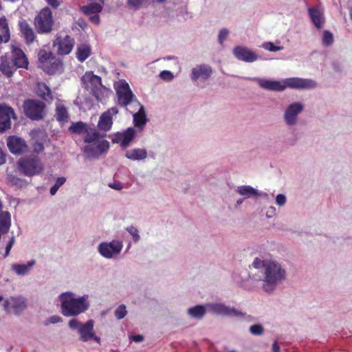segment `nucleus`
Listing matches in <instances>:
<instances>
[{"label": "nucleus", "mask_w": 352, "mask_h": 352, "mask_svg": "<svg viewBox=\"0 0 352 352\" xmlns=\"http://www.w3.org/2000/svg\"><path fill=\"white\" fill-rule=\"evenodd\" d=\"M94 15L91 16L90 17V20L96 23V24H98L100 23V17L98 15V14H94Z\"/></svg>", "instance_id": "57"}, {"label": "nucleus", "mask_w": 352, "mask_h": 352, "mask_svg": "<svg viewBox=\"0 0 352 352\" xmlns=\"http://www.w3.org/2000/svg\"><path fill=\"white\" fill-rule=\"evenodd\" d=\"M10 38L8 20L5 16L0 18V43H7Z\"/></svg>", "instance_id": "25"}, {"label": "nucleus", "mask_w": 352, "mask_h": 352, "mask_svg": "<svg viewBox=\"0 0 352 352\" xmlns=\"http://www.w3.org/2000/svg\"><path fill=\"white\" fill-rule=\"evenodd\" d=\"M236 192L245 198L256 197L259 195L258 191L250 186H239L236 189Z\"/></svg>", "instance_id": "32"}, {"label": "nucleus", "mask_w": 352, "mask_h": 352, "mask_svg": "<svg viewBox=\"0 0 352 352\" xmlns=\"http://www.w3.org/2000/svg\"><path fill=\"white\" fill-rule=\"evenodd\" d=\"M12 118H16L13 109L4 104H0V133L10 129Z\"/></svg>", "instance_id": "11"}, {"label": "nucleus", "mask_w": 352, "mask_h": 352, "mask_svg": "<svg viewBox=\"0 0 352 352\" xmlns=\"http://www.w3.org/2000/svg\"><path fill=\"white\" fill-rule=\"evenodd\" d=\"M118 113V109L117 107H111L108 109L106 111L102 113L100 117L98 126L100 130L104 131H109L113 124L112 117L113 115Z\"/></svg>", "instance_id": "14"}, {"label": "nucleus", "mask_w": 352, "mask_h": 352, "mask_svg": "<svg viewBox=\"0 0 352 352\" xmlns=\"http://www.w3.org/2000/svg\"><path fill=\"white\" fill-rule=\"evenodd\" d=\"M308 12L311 19V21L314 24V25L318 29L321 28L324 23L322 13L318 9L316 8H309Z\"/></svg>", "instance_id": "30"}, {"label": "nucleus", "mask_w": 352, "mask_h": 352, "mask_svg": "<svg viewBox=\"0 0 352 352\" xmlns=\"http://www.w3.org/2000/svg\"><path fill=\"white\" fill-rule=\"evenodd\" d=\"M160 76L162 79L167 80H172L173 78V74L170 71H166V70L162 71L160 73Z\"/></svg>", "instance_id": "48"}, {"label": "nucleus", "mask_w": 352, "mask_h": 352, "mask_svg": "<svg viewBox=\"0 0 352 352\" xmlns=\"http://www.w3.org/2000/svg\"><path fill=\"white\" fill-rule=\"evenodd\" d=\"M91 340H94V341H96L97 343H100V338L98 337V336H96L95 335V332H94V336L91 337Z\"/></svg>", "instance_id": "61"}, {"label": "nucleus", "mask_w": 352, "mask_h": 352, "mask_svg": "<svg viewBox=\"0 0 352 352\" xmlns=\"http://www.w3.org/2000/svg\"><path fill=\"white\" fill-rule=\"evenodd\" d=\"M131 339L135 342H140L144 340V337L142 335L138 334L132 336Z\"/></svg>", "instance_id": "55"}, {"label": "nucleus", "mask_w": 352, "mask_h": 352, "mask_svg": "<svg viewBox=\"0 0 352 352\" xmlns=\"http://www.w3.org/2000/svg\"><path fill=\"white\" fill-rule=\"evenodd\" d=\"M276 202L279 206H283L286 202V197L283 194H278L276 197Z\"/></svg>", "instance_id": "49"}, {"label": "nucleus", "mask_w": 352, "mask_h": 352, "mask_svg": "<svg viewBox=\"0 0 352 352\" xmlns=\"http://www.w3.org/2000/svg\"><path fill=\"white\" fill-rule=\"evenodd\" d=\"M228 35V30L227 29H222L220 30L219 34V42L222 44L223 41L226 39Z\"/></svg>", "instance_id": "47"}, {"label": "nucleus", "mask_w": 352, "mask_h": 352, "mask_svg": "<svg viewBox=\"0 0 352 352\" xmlns=\"http://www.w3.org/2000/svg\"><path fill=\"white\" fill-rule=\"evenodd\" d=\"M122 244L119 241H112L109 243H102L98 247L99 252L105 258H111L120 252Z\"/></svg>", "instance_id": "15"}, {"label": "nucleus", "mask_w": 352, "mask_h": 352, "mask_svg": "<svg viewBox=\"0 0 352 352\" xmlns=\"http://www.w3.org/2000/svg\"><path fill=\"white\" fill-rule=\"evenodd\" d=\"M56 118L60 124L68 122L69 113L67 108L63 104L58 103L56 106Z\"/></svg>", "instance_id": "27"}, {"label": "nucleus", "mask_w": 352, "mask_h": 352, "mask_svg": "<svg viewBox=\"0 0 352 352\" xmlns=\"http://www.w3.org/2000/svg\"><path fill=\"white\" fill-rule=\"evenodd\" d=\"M54 21L52 10L49 7L42 8L34 19V25L36 32L47 34L53 30Z\"/></svg>", "instance_id": "6"}, {"label": "nucleus", "mask_w": 352, "mask_h": 352, "mask_svg": "<svg viewBox=\"0 0 352 352\" xmlns=\"http://www.w3.org/2000/svg\"><path fill=\"white\" fill-rule=\"evenodd\" d=\"M333 43V34L329 30H324L322 35V43L325 46H330Z\"/></svg>", "instance_id": "39"}, {"label": "nucleus", "mask_w": 352, "mask_h": 352, "mask_svg": "<svg viewBox=\"0 0 352 352\" xmlns=\"http://www.w3.org/2000/svg\"><path fill=\"white\" fill-rule=\"evenodd\" d=\"M82 84L85 88L90 91L93 89L100 87L102 84V78L92 72H87L81 78Z\"/></svg>", "instance_id": "16"}, {"label": "nucleus", "mask_w": 352, "mask_h": 352, "mask_svg": "<svg viewBox=\"0 0 352 352\" xmlns=\"http://www.w3.org/2000/svg\"><path fill=\"white\" fill-rule=\"evenodd\" d=\"M262 47L270 52H278L283 49L282 46H276L272 42H265L262 45Z\"/></svg>", "instance_id": "42"}, {"label": "nucleus", "mask_w": 352, "mask_h": 352, "mask_svg": "<svg viewBox=\"0 0 352 352\" xmlns=\"http://www.w3.org/2000/svg\"><path fill=\"white\" fill-rule=\"evenodd\" d=\"M96 147L98 151V156L101 155L102 153L108 151L109 148V143L107 140H103L96 144Z\"/></svg>", "instance_id": "40"}, {"label": "nucleus", "mask_w": 352, "mask_h": 352, "mask_svg": "<svg viewBox=\"0 0 352 352\" xmlns=\"http://www.w3.org/2000/svg\"><path fill=\"white\" fill-rule=\"evenodd\" d=\"M87 296L75 298L74 294L65 292L60 295L61 312L65 316H76L88 309L89 304Z\"/></svg>", "instance_id": "2"}, {"label": "nucleus", "mask_w": 352, "mask_h": 352, "mask_svg": "<svg viewBox=\"0 0 352 352\" xmlns=\"http://www.w3.org/2000/svg\"><path fill=\"white\" fill-rule=\"evenodd\" d=\"M116 94L118 98L117 104L125 107L134 102H138L136 96L133 93L128 82L125 80L120 81L115 87Z\"/></svg>", "instance_id": "8"}, {"label": "nucleus", "mask_w": 352, "mask_h": 352, "mask_svg": "<svg viewBox=\"0 0 352 352\" xmlns=\"http://www.w3.org/2000/svg\"><path fill=\"white\" fill-rule=\"evenodd\" d=\"M91 54V49L89 45L82 44L77 47L76 57L80 63L87 59Z\"/></svg>", "instance_id": "26"}, {"label": "nucleus", "mask_w": 352, "mask_h": 352, "mask_svg": "<svg viewBox=\"0 0 352 352\" xmlns=\"http://www.w3.org/2000/svg\"><path fill=\"white\" fill-rule=\"evenodd\" d=\"M38 63L39 67L50 75L60 74L63 71V61L46 49H41L38 51Z\"/></svg>", "instance_id": "5"}, {"label": "nucleus", "mask_w": 352, "mask_h": 352, "mask_svg": "<svg viewBox=\"0 0 352 352\" xmlns=\"http://www.w3.org/2000/svg\"><path fill=\"white\" fill-rule=\"evenodd\" d=\"M272 351L273 352H280V347L277 343V342H274L272 344Z\"/></svg>", "instance_id": "59"}, {"label": "nucleus", "mask_w": 352, "mask_h": 352, "mask_svg": "<svg viewBox=\"0 0 352 352\" xmlns=\"http://www.w3.org/2000/svg\"><path fill=\"white\" fill-rule=\"evenodd\" d=\"M6 162V154L3 150L0 148V165L4 164Z\"/></svg>", "instance_id": "58"}, {"label": "nucleus", "mask_w": 352, "mask_h": 352, "mask_svg": "<svg viewBox=\"0 0 352 352\" xmlns=\"http://www.w3.org/2000/svg\"><path fill=\"white\" fill-rule=\"evenodd\" d=\"M10 60L6 55L0 58V71L8 78L13 76L17 69H28L29 60L24 51L18 45L10 46Z\"/></svg>", "instance_id": "1"}, {"label": "nucleus", "mask_w": 352, "mask_h": 352, "mask_svg": "<svg viewBox=\"0 0 352 352\" xmlns=\"http://www.w3.org/2000/svg\"><path fill=\"white\" fill-rule=\"evenodd\" d=\"M38 95L47 102H51L53 100L51 89L45 83H39L38 85Z\"/></svg>", "instance_id": "29"}, {"label": "nucleus", "mask_w": 352, "mask_h": 352, "mask_svg": "<svg viewBox=\"0 0 352 352\" xmlns=\"http://www.w3.org/2000/svg\"><path fill=\"white\" fill-rule=\"evenodd\" d=\"M261 261H258L257 259L255 260L253 263V265L254 266L256 267V268H258L259 267V265H260V263H261Z\"/></svg>", "instance_id": "62"}, {"label": "nucleus", "mask_w": 352, "mask_h": 352, "mask_svg": "<svg viewBox=\"0 0 352 352\" xmlns=\"http://www.w3.org/2000/svg\"><path fill=\"white\" fill-rule=\"evenodd\" d=\"M102 5L98 3H91L80 8V10L87 15L98 14L102 11Z\"/></svg>", "instance_id": "31"}, {"label": "nucleus", "mask_w": 352, "mask_h": 352, "mask_svg": "<svg viewBox=\"0 0 352 352\" xmlns=\"http://www.w3.org/2000/svg\"><path fill=\"white\" fill-rule=\"evenodd\" d=\"M109 91L107 87L101 85L100 87H97L90 92L98 101L102 102L105 99Z\"/></svg>", "instance_id": "34"}, {"label": "nucleus", "mask_w": 352, "mask_h": 352, "mask_svg": "<svg viewBox=\"0 0 352 352\" xmlns=\"http://www.w3.org/2000/svg\"><path fill=\"white\" fill-rule=\"evenodd\" d=\"M109 186L111 188H113V189H115V190H120V189L122 188V186L121 184L120 183H116V182L109 183Z\"/></svg>", "instance_id": "56"}, {"label": "nucleus", "mask_w": 352, "mask_h": 352, "mask_svg": "<svg viewBox=\"0 0 352 352\" xmlns=\"http://www.w3.org/2000/svg\"><path fill=\"white\" fill-rule=\"evenodd\" d=\"M3 307L6 311L12 309L14 314L19 315L27 308V300L21 296L11 297L5 300Z\"/></svg>", "instance_id": "12"}, {"label": "nucleus", "mask_w": 352, "mask_h": 352, "mask_svg": "<svg viewBox=\"0 0 352 352\" xmlns=\"http://www.w3.org/2000/svg\"><path fill=\"white\" fill-rule=\"evenodd\" d=\"M212 311L217 314L233 317H242L245 314L234 307L226 306L223 304H214L211 306Z\"/></svg>", "instance_id": "21"}, {"label": "nucleus", "mask_w": 352, "mask_h": 352, "mask_svg": "<svg viewBox=\"0 0 352 352\" xmlns=\"http://www.w3.org/2000/svg\"><path fill=\"white\" fill-rule=\"evenodd\" d=\"M250 331L253 335L259 336L263 333L264 329L261 324H256L250 327Z\"/></svg>", "instance_id": "44"}, {"label": "nucleus", "mask_w": 352, "mask_h": 352, "mask_svg": "<svg viewBox=\"0 0 352 352\" xmlns=\"http://www.w3.org/2000/svg\"><path fill=\"white\" fill-rule=\"evenodd\" d=\"M19 28L21 36L23 38L25 43L28 45H32L34 41H36V34L33 28L29 23L23 19L19 22Z\"/></svg>", "instance_id": "13"}, {"label": "nucleus", "mask_w": 352, "mask_h": 352, "mask_svg": "<svg viewBox=\"0 0 352 352\" xmlns=\"http://www.w3.org/2000/svg\"><path fill=\"white\" fill-rule=\"evenodd\" d=\"M35 264V261L31 260L28 261L27 264H12L11 267L16 274L23 276L26 274Z\"/></svg>", "instance_id": "28"}, {"label": "nucleus", "mask_w": 352, "mask_h": 352, "mask_svg": "<svg viewBox=\"0 0 352 352\" xmlns=\"http://www.w3.org/2000/svg\"><path fill=\"white\" fill-rule=\"evenodd\" d=\"M17 165L19 172L28 177L39 175L43 170V165L37 156L21 157Z\"/></svg>", "instance_id": "7"}, {"label": "nucleus", "mask_w": 352, "mask_h": 352, "mask_svg": "<svg viewBox=\"0 0 352 352\" xmlns=\"http://www.w3.org/2000/svg\"><path fill=\"white\" fill-rule=\"evenodd\" d=\"M14 238H12L10 241L7 244L6 247V251L3 256L6 258L10 254V252L12 248L13 243H14Z\"/></svg>", "instance_id": "53"}, {"label": "nucleus", "mask_w": 352, "mask_h": 352, "mask_svg": "<svg viewBox=\"0 0 352 352\" xmlns=\"http://www.w3.org/2000/svg\"><path fill=\"white\" fill-rule=\"evenodd\" d=\"M84 152L89 158L98 157V151L95 144L87 145L84 148Z\"/></svg>", "instance_id": "38"}, {"label": "nucleus", "mask_w": 352, "mask_h": 352, "mask_svg": "<svg viewBox=\"0 0 352 352\" xmlns=\"http://www.w3.org/2000/svg\"><path fill=\"white\" fill-rule=\"evenodd\" d=\"M66 182V179L63 177L57 178L56 183L54 184L56 186L60 188L61 186H63L65 182Z\"/></svg>", "instance_id": "54"}, {"label": "nucleus", "mask_w": 352, "mask_h": 352, "mask_svg": "<svg viewBox=\"0 0 352 352\" xmlns=\"http://www.w3.org/2000/svg\"><path fill=\"white\" fill-rule=\"evenodd\" d=\"M133 122L135 126L139 128L145 125L146 122V118L142 106H141L140 110L133 115Z\"/></svg>", "instance_id": "33"}, {"label": "nucleus", "mask_w": 352, "mask_h": 352, "mask_svg": "<svg viewBox=\"0 0 352 352\" xmlns=\"http://www.w3.org/2000/svg\"><path fill=\"white\" fill-rule=\"evenodd\" d=\"M148 0H126L127 5L135 10L140 8L143 6Z\"/></svg>", "instance_id": "41"}, {"label": "nucleus", "mask_w": 352, "mask_h": 352, "mask_svg": "<svg viewBox=\"0 0 352 352\" xmlns=\"http://www.w3.org/2000/svg\"><path fill=\"white\" fill-rule=\"evenodd\" d=\"M85 132L87 134L84 138V141L86 143H91L95 141H97L101 137L99 132H98L96 130L92 129L89 127L87 128V129L86 130Z\"/></svg>", "instance_id": "35"}, {"label": "nucleus", "mask_w": 352, "mask_h": 352, "mask_svg": "<svg viewBox=\"0 0 352 352\" xmlns=\"http://www.w3.org/2000/svg\"><path fill=\"white\" fill-rule=\"evenodd\" d=\"M89 126L82 122H77L75 123H72L69 126V130L76 134H80L82 132H85Z\"/></svg>", "instance_id": "37"}, {"label": "nucleus", "mask_w": 352, "mask_h": 352, "mask_svg": "<svg viewBox=\"0 0 352 352\" xmlns=\"http://www.w3.org/2000/svg\"><path fill=\"white\" fill-rule=\"evenodd\" d=\"M303 109V106L299 102L291 104L286 109L284 118L288 125H294L296 122V118Z\"/></svg>", "instance_id": "20"}, {"label": "nucleus", "mask_w": 352, "mask_h": 352, "mask_svg": "<svg viewBox=\"0 0 352 352\" xmlns=\"http://www.w3.org/2000/svg\"><path fill=\"white\" fill-rule=\"evenodd\" d=\"M259 85L267 90L283 91L286 87L292 89L313 88L316 86V82L308 79L289 78H287L283 83L277 80H260Z\"/></svg>", "instance_id": "3"}, {"label": "nucleus", "mask_w": 352, "mask_h": 352, "mask_svg": "<svg viewBox=\"0 0 352 352\" xmlns=\"http://www.w3.org/2000/svg\"><path fill=\"white\" fill-rule=\"evenodd\" d=\"M212 73V69L210 66L206 65H198L192 69L191 78L193 81L197 80L199 78L206 80L211 76Z\"/></svg>", "instance_id": "22"}, {"label": "nucleus", "mask_w": 352, "mask_h": 352, "mask_svg": "<svg viewBox=\"0 0 352 352\" xmlns=\"http://www.w3.org/2000/svg\"><path fill=\"white\" fill-rule=\"evenodd\" d=\"M242 202H243L242 199L238 200L237 201V204H242Z\"/></svg>", "instance_id": "63"}, {"label": "nucleus", "mask_w": 352, "mask_h": 352, "mask_svg": "<svg viewBox=\"0 0 352 352\" xmlns=\"http://www.w3.org/2000/svg\"><path fill=\"white\" fill-rule=\"evenodd\" d=\"M157 2L159 3H163L166 0H156Z\"/></svg>", "instance_id": "64"}, {"label": "nucleus", "mask_w": 352, "mask_h": 352, "mask_svg": "<svg viewBox=\"0 0 352 352\" xmlns=\"http://www.w3.org/2000/svg\"><path fill=\"white\" fill-rule=\"evenodd\" d=\"M126 314V307L124 305H120L115 311V316L117 319L121 320L125 317Z\"/></svg>", "instance_id": "43"}, {"label": "nucleus", "mask_w": 352, "mask_h": 352, "mask_svg": "<svg viewBox=\"0 0 352 352\" xmlns=\"http://www.w3.org/2000/svg\"><path fill=\"white\" fill-rule=\"evenodd\" d=\"M263 265L265 268L263 287L265 292H272L285 279V272L278 263L274 261H263Z\"/></svg>", "instance_id": "4"}, {"label": "nucleus", "mask_w": 352, "mask_h": 352, "mask_svg": "<svg viewBox=\"0 0 352 352\" xmlns=\"http://www.w3.org/2000/svg\"><path fill=\"white\" fill-rule=\"evenodd\" d=\"M45 1L53 9L58 8L60 5V1L59 0H45Z\"/></svg>", "instance_id": "51"}, {"label": "nucleus", "mask_w": 352, "mask_h": 352, "mask_svg": "<svg viewBox=\"0 0 352 352\" xmlns=\"http://www.w3.org/2000/svg\"><path fill=\"white\" fill-rule=\"evenodd\" d=\"M7 145L10 151L16 155L24 153L28 148L25 142L22 138L16 136H10L7 141Z\"/></svg>", "instance_id": "18"}, {"label": "nucleus", "mask_w": 352, "mask_h": 352, "mask_svg": "<svg viewBox=\"0 0 352 352\" xmlns=\"http://www.w3.org/2000/svg\"><path fill=\"white\" fill-rule=\"evenodd\" d=\"M136 134L135 130L132 128H128L126 131L122 133H117L112 142L113 143H120V146L125 148H126L130 142L135 138Z\"/></svg>", "instance_id": "17"}, {"label": "nucleus", "mask_w": 352, "mask_h": 352, "mask_svg": "<svg viewBox=\"0 0 352 352\" xmlns=\"http://www.w3.org/2000/svg\"><path fill=\"white\" fill-rule=\"evenodd\" d=\"M58 188H58V186H56L54 184V185L53 186H52V187H51V188H50V194H51L52 195H54L56 194V192L58 191Z\"/></svg>", "instance_id": "60"}, {"label": "nucleus", "mask_w": 352, "mask_h": 352, "mask_svg": "<svg viewBox=\"0 0 352 352\" xmlns=\"http://www.w3.org/2000/svg\"><path fill=\"white\" fill-rule=\"evenodd\" d=\"M82 324L80 323V322L77 319H72L69 322V327L72 329H77L78 331H79V328L82 326Z\"/></svg>", "instance_id": "46"}, {"label": "nucleus", "mask_w": 352, "mask_h": 352, "mask_svg": "<svg viewBox=\"0 0 352 352\" xmlns=\"http://www.w3.org/2000/svg\"><path fill=\"white\" fill-rule=\"evenodd\" d=\"M45 104L39 100H27L24 102L23 109L27 117L33 120L42 119L45 116Z\"/></svg>", "instance_id": "9"}, {"label": "nucleus", "mask_w": 352, "mask_h": 352, "mask_svg": "<svg viewBox=\"0 0 352 352\" xmlns=\"http://www.w3.org/2000/svg\"><path fill=\"white\" fill-rule=\"evenodd\" d=\"M94 320H89L85 324H82L80 328H79L78 333L80 334V340L81 341L87 342L91 340L94 332Z\"/></svg>", "instance_id": "23"}, {"label": "nucleus", "mask_w": 352, "mask_h": 352, "mask_svg": "<svg viewBox=\"0 0 352 352\" xmlns=\"http://www.w3.org/2000/svg\"><path fill=\"white\" fill-rule=\"evenodd\" d=\"M126 230L132 235L133 241L137 242L140 239V236L138 234V230L136 228L133 226H129L126 228Z\"/></svg>", "instance_id": "45"}, {"label": "nucleus", "mask_w": 352, "mask_h": 352, "mask_svg": "<svg viewBox=\"0 0 352 352\" xmlns=\"http://www.w3.org/2000/svg\"><path fill=\"white\" fill-rule=\"evenodd\" d=\"M148 153L145 148H133L126 151L125 157L131 160H142L147 157Z\"/></svg>", "instance_id": "24"}, {"label": "nucleus", "mask_w": 352, "mask_h": 352, "mask_svg": "<svg viewBox=\"0 0 352 352\" xmlns=\"http://www.w3.org/2000/svg\"><path fill=\"white\" fill-rule=\"evenodd\" d=\"M34 151L36 153H41L43 152L44 150V146L42 142H36L34 143Z\"/></svg>", "instance_id": "52"}, {"label": "nucleus", "mask_w": 352, "mask_h": 352, "mask_svg": "<svg viewBox=\"0 0 352 352\" xmlns=\"http://www.w3.org/2000/svg\"><path fill=\"white\" fill-rule=\"evenodd\" d=\"M62 318L58 316H52L48 319V322H46L45 324L47 325L49 323L56 324L62 322Z\"/></svg>", "instance_id": "50"}, {"label": "nucleus", "mask_w": 352, "mask_h": 352, "mask_svg": "<svg viewBox=\"0 0 352 352\" xmlns=\"http://www.w3.org/2000/svg\"><path fill=\"white\" fill-rule=\"evenodd\" d=\"M188 313L193 318H201L206 314V309L202 305H196L190 308Z\"/></svg>", "instance_id": "36"}, {"label": "nucleus", "mask_w": 352, "mask_h": 352, "mask_svg": "<svg viewBox=\"0 0 352 352\" xmlns=\"http://www.w3.org/2000/svg\"><path fill=\"white\" fill-rule=\"evenodd\" d=\"M233 54L237 59L248 63H252L258 58L257 55L254 52L243 46L234 47Z\"/></svg>", "instance_id": "19"}, {"label": "nucleus", "mask_w": 352, "mask_h": 352, "mask_svg": "<svg viewBox=\"0 0 352 352\" xmlns=\"http://www.w3.org/2000/svg\"><path fill=\"white\" fill-rule=\"evenodd\" d=\"M74 45V38L69 35L64 37L58 36L54 41V46L57 47V54L60 56H65L70 54Z\"/></svg>", "instance_id": "10"}]
</instances>
